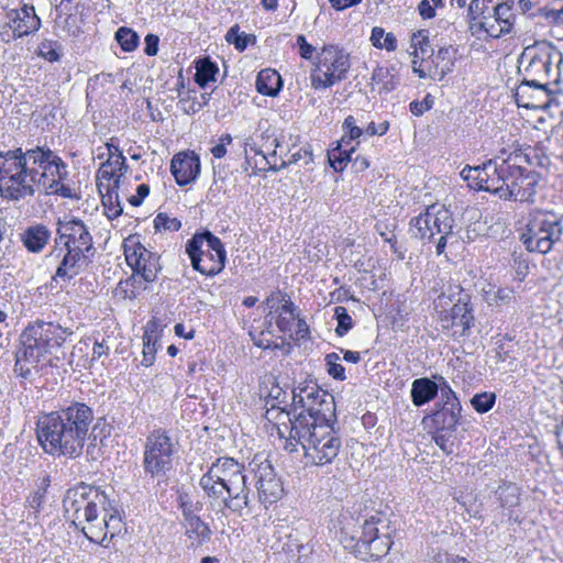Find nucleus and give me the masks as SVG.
Here are the masks:
<instances>
[{"instance_id": "f257e3e1", "label": "nucleus", "mask_w": 563, "mask_h": 563, "mask_svg": "<svg viewBox=\"0 0 563 563\" xmlns=\"http://www.w3.org/2000/svg\"><path fill=\"white\" fill-rule=\"evenodd\" d=\"M67 177L66 163L47 145L0 151V196L5 200L34 197L51 181Z\"/></svg>"}, {"instance_id": "f03ea898", "label": "nucleus", "mask_w": 563, "mask_h": 563, "mask_svg": "<svg viewBox=\"0 0 563 563\" xmlns=\"http://www.w3.org/2000/svg\"><path fill=\"white\" fill-rule=\"evenodd\" d=\"M92 421V409L79 401L44 413L36 421L38 443L49 455L76 459L82 453Z\"/></svg>"}, {"instance_id": "7ed1b4c3", "label": "nucleus", "mask_w": 563, "mask_h": 563, "mask_svg": "<svg viewBox=\"0 0 563 563\" xmlns=\"http://www.w3.org/2000/svg\"><path fill=\"white\" fill-rule=\"evenodd\" d=\"M358 515L343 516V526L339 540L345 550H349L361 560L379 559L385 556L393 544L389 517L380 510L358 508Z\"/></svg>"}, {"instance_id": "20e7f679", "label": "nucleus", "mask_w": 563, "mask_h": 563, "mask_svg": "<svg viewBox=\"0 0 563 563\" xmlns=\"http://www.w3.org/2000/svg\"><path fill=\"white\" fill-rule=\"evenodd\" d=\"M438 321L443 331H448L454 341L468 338L475 325L472 296L461 286L450 288V294L442 292L434 300Z\"/></svg>"}, {"instance_id": "39448f33", "label": "nucleus", "mask_w": 563, "mask_h": 563, "mask_svg": "<svg viewBox=\"0 0 563 563\" xmlns=\"http://www.w3.org/2000/svg\"><path fill=\"white\" fill-rule=\"evenodd\" d=\"M177 445V440L163 428L154 429L145 439L142 462L144 474L158 487L167 486L175 476Z\"/></svg>"}, {"instance_id": "423d86ee", "label": "nucleus", "mask_w": 563, "mask_h": 563, "mask_svg": "<svg viewBox=\"0 0 563 563\" xmlns=\"http://www.w3.org/2000/svg\"><path fill=\"white\" fill-rule=\"evenodd\" d=\"M523 63H527L522 70L523 77L549 86L558 85L562 79L563 53L552 42L541 41L525 47L519 57V64Z\"/></svg>"}, {"instance_id": "0eeeda50", "label": "nucleus", "mask_w": 563, "mask_h": 563, "mask_svg": "<svg viewBox=\"0 0 563 563\" xmlns=\"http://www.w3.org/2000/svg\"><path fill=\"white\" fill-rule=\"evenodd\" d=\"M290 439H295L302 446L307 459L320 466L332 463L342 445L333 428H308L305 419L303 422L301 419L296 426H291Z\"/></svg>"}, {"instance_id": "6e6552de", "label": "nucleus", "mask_w": 563, "mask_h": 563, "mask_svg": "<svg viewBox=\"0 0 563 563\" xmlns=\"http://www.w3.org/2000/svg\"><path fill=\"white\" fill-rule=\"evenodd\" d=\"M562 235L563 216L539 210L530 214L519 240L528 252L548 254L561 242Z\"/></svg>"}, {"instance_id": "1a4fd4ad", "label": "nucleus", "mask_w": 563, "mask_h": 563, "mask_svg": "<svg viewBox=\"0 0 563 563\" xmlns=\"http://www.w3.org/2000/svg\"><path fill=\"white\" fill-rule=\"evenodd\" d=\"M186 253L192 268L202 275L216 276L225 267L224 245L209 230L195 233L186 243Z\"/></svg>"}, {"instance_id": "9d476101", "label": "nucleus", "mask_w": 563, "mask_h": 563, "mask_svg": "<svg viewBox=\"0 0 563 563\" xmlns=\"http://www.w3.org/2000/svg\"><path fill=\"white\" fill-rule=\"evenodd\" d=\"M244 464L233 457L221 456L205 473L199 485L209 498L218 500L224 490L246 481Z\"/></svg>"}, {"instance_id": "9b49d317", "label": "nucleus", "mask_w": 563, "mask_h": 563, "mask_svg": "<svg viewBox=\"0 0 563 563\" xmlns=\"http://www.w3.org/2000/svg\"><path fill=\"white\" fill-rule=\"evenodd\" d=\"M503 150L498 155L488 159L489 189L500 199L506 200L508 190L514 188L515 180L518 179L519 168L522 163H530L529 156L521 152H511L504 156Z\"/></svg>"}, {"instance_id": "f8f14e48", "label": "nucleus", "mask_w": 563, "mask_h": 563, "mask_svg": "<svg viewBox=\"0 0 563 563\" xmlns=\"http://www.w3.org/2000/svg\"><path fill=\"white\" fill-rule=\"evenodd\" d=\"M454 219L445 208L428 207L424 213H420L410 221L412 236L431 241L435 234L452 233Z\"/></svg>"}, {"instance_id": "ddd939ff", "label": "nucleus", "mask_w": 563, "mask_h": 563, "mask_svg": "<svg viewBox=\"0 0 563 563\" xmlns=\"http://www.w3.org/2000/svg\"><path fill=\"white\" fill-rule=\"evenodd\" d=\"M56 234V245L60 243L65 249L95 255L96 249L92 235L88 225L82 220L78 218L58 219Z\"/></svg>"}, {"instance_id": "4468645a", "label": "nucleus", "mask_w": 563, "mask_h": 563, "mask_svg": "<svg viewBox=\"0 0 563 563\" xmlns=\"http://www.w3.org/2000/svg\"><path fill=\"white\" fill-rule=\"evenodd\" d=\"M104 505L110 506L107 495L99 488L85 484L68 489L63 500L65 515L85 510L88 518H91L96 510L104 508Z\"/></svg>"}, {"instance_id": "2eb2a0df", "label": "nucleus", "mask_w": 563, "mask_h": 563, "mask_svg": "<svg viewBox=\"0 0 563 563\" xmlns=\"http://www.w3.org/2000/svg\"><path fill=\"white\" fill-rule=\"evenodd\" d=\"M125 260L128 265L133 269V275L125 282L126 285L130 283L134 285L137 282V276L146 283H153L157 277V273L161 271L158 263L159 257L141 244L134 246L132 251L125 249Z\"/></svg>"}, {"instance_id": "dca6fc26", "label": "nucleus", "mask_w": 563, "mask_h": 563, "mask_svg": "<svg viewBox=\"0 0 563 563\" xmlns=\"http://www.w3.org/2000/svg\"><path fill=\"white\" fill-rule=\"evenodd\" d=\"M255 465L256 468L252 471L254 473L258 501L267 508V505L278 501L284 496V487L280 478L277 477L274 467L267 460Z\"/></svg>"}, {"instance_id": "f3484780", "label": "nucleus", "mask_w": 563, "mask_h": 563, "mask_svg": "<svg viewBox=\"0 0 563 563\" xmlns=\"http://www.w3.org/2000/svg\"><path fill=\"white\" fill-rule=\"evenodd\" d=\"M351 67L350 55L336 46H325L320 54L319 68L327 77V85H334L346 78Z\"/></svg>"}, {"instance_id": "a211bd4d", "label": "nucleus", "mask_w": 563, "mask_h": 563, "mask_svg": "<svg viewBox=\"0 0 563 563\" xmlns=\"http://www.w3.org/2000/svg\"><path fill=\"white\" fill-rule=\"evenodd\" d=\"M51 256L62 257L52 280L58 282V279H62L64 282H69L80 273L84 265H88L91 262V257L93 255L71 249H65L64 246L58 247L55 244L51 252Z\"/></svg>"}, {"instance_id": "6ab92c4d", "label": "nucleus", "mask_w": 563, "mask_h": 563, "mask_svg": "<svg viewBox=\"0 0 563 563\" xmlns=\"http://www.w3.org/2000/svg\"><path fill=\"white\" fill-rule=\"evenodd\" d=\"M551 93L549 85L537 82L533 79L523 77L514 93L518 107L526 109L542 108Z\"/></svg>"}, {"instance_id": "aec40b11", "label": "nucleus", "mask_w": 563, "mask_h": 563, "mask_svg": "<svg viewBox=\"0 0 563 563\" xmlns=\"http://www.w3.org/2000/svg\"><path fill=\"white\" fill-rule=\"evenodd\" d=\"M170 173L178 186L184 187L197 179L200 174V158L192 151L180 152L172 158Z\"/></svg>"}, {"instance_id": "412c9836", "label": "nucleus", "mask_w": 563, "mask_h": 563, "mask_svg": "<svg viewBox=\"0 0 563 563\" xmlns=\"http://www.w3.org/2000/svg\"><path fill=\"white\" fill-rule=\"evenodd\" d=\"M9 26L13 31L14 38L27 36L37 32L41 27V19L33 4H23L21 9H11L7 12Z\"/></svg>"}, {"instance_id": "4be33fe9", "label": "nucleus", "mask_w": 563, "mask_h": 563, "mask_svg": "<svg viewBox=\"0 0 563 563\" xmlns=\"http://www.w3.org/2000/svg\"><path fill=\"white\" fill-rule=\"evenodd\" d=\"M100 509L103 512L102 518H98L97 523L88 527L89 532H85L90 541L98 543H102L108 537L112 539L122 528V519L117 509H108L107 505Z\"/></svg>"}, {"instance_id": "5701e85b", "label": "nucleus", "mask_w": 563, "mask_h": 563, "mask_svg": "<svg viewBox=\"0 0 563 563\" xmlns=\"http://www.w3.org/2000/svg\"><path fill=\"white\" fill-rule=\"evenodd\" d=\"M540 178L541 176L539 173L536 170H528L521 165L519 168L518 179L515 180L514 188L508 190L506 200L533 202Z\"/></svg>"}, {"instance_id": "b1692460", "label": "nucleus", "mask_w": 563, "mask_h": 563, "mask_svg": "<svg viewBox=\"0 0 563 563\" xmlns=\"http://www.w3.org/2000/svg\"><path fill=\"white\" fill-rule=\"evenodd\" d=\"M301 419L307 420L308 428H316L317 426L333 428V424L336 423L334 397L329 394L325 398L321 399L320 405L314 408L312 416H295V419L291 420V426H296Z\"/></svg>"}, {"instance_id": "393cba45", "label": "nucleus", "mask_w": 563, "mask_h": 563, "mask_svg": "<svg viewBox=\"0 0 563 563\" xmlns=\"http://www.w3.org/2000/svg\"><path fill=\"white\" fill-rule=\"evenodd\" d=\"M224 493H227V496L223 494L222 497L219 498L224 508L240 517L243 516L244 509L251 512L253 505L250 497L251 490L247 487L246 481L233 485L225 489Z\"/></svg>"}, {"instance_id": "a878e982", "label": "nucleus", "mask_w": 563, "mask_h": 563, "mask_svg": "<svg viewBox=\"0 0 563 563\" xmlns=\"http://www.w3.org/2000/svg\"><path fill=\"white\" fill-rule=\"evenodd\" d=\"M462 405L442 404L430 416L432 423L438 431L452 433L456 430L462 418Z\"/></svg>"}, {"instance_id": "bb28decb", "label": "nucleus", "mask_w": 563, "mask_h": 563, "mask_svg": "<svg viewBox=\"0 0 563 563\" xmlns=\"http://www.w3.org/2000/svg\"><path fill=\"white\" fill-rule=\"evenodd\" d=\"M186 537L191 541L192 548H198L211 540L212 531L207 522L198 515L189 516L183 520Z\"/></svg>"}, {"instance_id": "cd10ccee", "label": "nucleus", "mask_w": 563, "mask_h": 563, "mask_svg": "<svg viewBox=\"0 0 563 563\" xmlns=\"http://www.w3.org/2000/svg\"><path fill=\"white\" fill-rule=\"evenodd\" d=\"M438 396V384L429 377L416 378L411 383L410 397L416 407H422Z\"/></svg>"}, {"instance_id": "c85d7f7f", "label": "nucleus", "mask_w": 563, "mask_h": 563, "mask_svg": "<svg viewBox=\"0 0 563 563\" xmlns=\"http://www.w3.org/2000/svg\"><path fill=\"white\" fill-rule=\"evenodd\" d=\"M34 327H38L37 334L44 336L46 346L56 349L63 345L68 336L74 332L70 328H63L54 322L36 321Z\"/></svg>"}, {"instance_id": "c756f323", "label": "nucleus", "mask_w": 563, "mask_h": 563, "mask_svg": "<svg viewBox=\"0 0 563 563\" xmlns=\"http://www.w3.org/2000/svg\"><path fill=\"white\" fill-rule=\"evenodd\" d=\"M284 81L280 75L272 68L262 69L256 77L257 92L264 96L276 97L282 90Z\"/></svg>"}, {"instance_id": "7c9ffc66", "label": "nucleus", "mask_w": 563, "mask_h": 563, "mask_svg": "<svg viewBox=\"0 0 563 563\" xmlns=\"http://www.w3.org/2000/svg\"><path fill=\"white\" fill-rule=\"evenodd\" d=\"M49 239L51 231L43 224L27 228L22 235L24 246L32 253H40L47 245Z\"/></svg>"}, {"instance_id": "2f4dec72", "label": "nucleus", "mask_w": 563, "mask_h": 563, "mask_svg": "<svg viewBox=\"0 0 563 563\" xmlns=\"http://www.w3.org/2000/svg\"><path fill=\"white\" fill-rule=\"evenodd\" d=\"M355 145L346 146L345 143L339 141L336 146L328 151V158L330 165L335 172H342L349 162L353 161V153L355 152Z\"/></svg>"}, {"instance_id": "473e14b6", "label": "nucleus", "mask_w": 563, "mask_h": 563, "mask_svg": "<svg viewBox=\"0 0 563 563\" xmlns=\"http://www.w3.org/2000/svg\"><path fill=\"white\" fill-rule=\"evenodd\" d=\"M396 67L378 66L373 70L372 81L376 85H380L378 90L379 95H387L396 89L398 80L396 79Z\"/></svg>"}, {"instance_id": "72a5a7b5", "label": "nucleus", "mask_w": 563, "mask_h": 563, "mask_svg": "<svg viewBox=\"0 0 563 563\" xmlns=\"http://www.w3.org/2000/svg\"><path fill=\"white\" fill-rule=\"evenodd\" d=\"M218 73L219 67L217 63L212 62L210 57H205L196 63L194 80L200 88H206L209 82L217 80Z\"/></svg>"}, {"instance_id": "f704fd0d", "label": "nucleus", "mask_w": 563, "mask_h": 563, "mask_svg": "<svg viewBox=\"0 0 563 563\" xmlns=\"http://www.w3.org/2000/svg\"><path fill=\"white\" fill-rule=\"evenodd\" d=\"M457 53V48L448 45L440 47L435 56V68H440V77L439 79L442 80L448 74L452 73L455 67V55Z\"/></svg>"}, {"instance_id": "c9c22d12", "label": "nucleus", "mask_w": 563, "mask_h": 563, "mask_svg": "<svg viewBox=\"0 0 563 563\" xmlns=\"http://www.w3.org/2000/svg\"><path fill=\"white\" fill-rule=\"evenodd\" d=\"M514 0L505 1L496 4L493 8V12L488 13V16L493 18L494 21L505 27V31L511 32L514 23H515V13H514Z\"/></svg>"}, {"instance_id": "e433bc0d", "label": "nucleus", "mask_w": 563, "mask_h": 563, "mask_svg": "<svg viewBox=\"0 0 563 563\" xmlns=\"http://www.w3.org/2000/svg\"><path fill=\"white\" fill-rule=\"evenodd\" d=\"M103 184H98L99 191L101 194L102 205L106 209V214L109 219H115L123 212V208L120 203L119 192L117 190L107 188L106 194L102 192Z\"/></svg>"}, {"instance_id": "4c0bfd02", "label": "nucleus", "mask_w": 563, "mask_h": 563, "mask_svg": "<svg viewBox=\"0 0 563 563\" xmlns=\"http://www.w3.org/2000/svg\"><path fill=\"white\" fill-rule=\"evenodd\" d=\"M496 494L503 508L511 509L517 507L520 503V490L514 483L499 485Z\"/></svg>"}, {"instance_id": "58836bf2", "label": "nucleus", "mask_w": 563, "mask_h": 563, "mask_svg": "<svg viewBox=\"0 0 563 563\" xmlns=\"http://www.w3.org/2000/svg\"><path fill=\"white\" fill-rule=\"evenodd\" d=\"M467 185L470 188L475 190L488 191L489 189V172H488V159L482 165L473 166L470 174Z\"/></svg>"}, {"instance_id": "ea45409f", "label": "nucleus", "mask_w": 563, "mask_h": 563, "mask_svg": "<svg viewBox=\"0 0 563 563\" xmlns=\"http://www.w3.org/2000/svg\"><path fill=\"white\" fill-rule=\"evenodd\" d=\"M371 42L376 48H385L394 52L397 48V38L393 33H386L383 27L375 26L372 30Z\"/></svg>"}, {"instance_id": "a19ab883", "label": "nucleus", "mask_w": 563, "mask_h": 563, "mask_svg": "<svg viewBox=\"0 0 563 563\" xmlns=\"http://www.w3.org/2000/svg\"><path fill=\"white\" fill-rule=\"evenodd\" d=\"M114 37L124 52L135 51L140 43V36L137 33L126 26L119 27Z\"/></svg>"}, {"instance_id": "79ce46f5", "label": "nucleus", "mask_w": 563, "mask_h": 563, "mask_svg": "<svg viewBox=\"0 0 563 563\" xmlns=\"http://www.w3.org/2000/svg\"><path fill=\"white\" fill-rule=\"evenodd\" d=\"M427 33L428 32L426 30H419L412 34L411 45L415 47V57L418 56V51L420 52L422 59L434 55V49L430 45Z\"/></svg>"}, {"instance_id": "37998d69", "label": "nucleus", "mask_w": 563, "mask_h": 563, "mask_svg": "<svg viewBox=\"0 0 563 563\" xmlns=\"http://www.w3.org/2000/svg\"><path fill=\"white\" fill-rule=\"evenodd\" d=\"M514 291L510 288H497L490 287L488 290H484V300L489 306H503L510 302L512 299Z\"/></svg>"}, {"instance_id": "c03bdc74", "label": "nucleus", "mask_w": 563, "mask_h": 563, "mask_svg": "<svg viewBox=\"0 0 563 563\" xmlns=\"http://www.w3.org/2000/svg\"><path fill=\"white\" fill-rule=\"evenodd\" d=\"M356 119L353 115H347L342 124V130L344 131L343 136L341 137V142L345 143L346 146L352 145L353 141L358 140L363 134H365V130L357 126Z\"/></svg>"}, {"instance_id": "a18cd8bd", "label": "nucleus", "mask_w": 563, "mask_h": 563, "mask_svg": "<svg viewBox=\"0 0 563 563\" xmlns=\"http://www.w3.org/2000/svg\"><path fill=\"white\" fill-rule=\"evenodd\" d=\"M37 55L51 63L58 62L62 57V45L57 41L44 40L38 44Z\"/></svg>"}, {"instance_id": "49530a36", "label": "nucleus", "mask_w": 563, "mask_h": 563, "mask_svg": "<svg viewBox=\"0 0 563 563\" xmlns=\"http://www.w3.org/2000/svg\"><path fill=\"white\" fill-rule=\"evenodd\" d=\"M225 40L228 43L233 44L238 51L243 52L251 41H255V36L244 32L240 33V27L235 24L228 30Z\"/></svg>"}, {"instance_id": "de8ad7c7", "label": "nucleus", "mask_w": 563, "mask_h": 563, "mask_svg": "<svg viewBox=\"0 0 563 563\" xmlns=\"http://www.w3.org/2000/svg\"><path fill=\"white\" fill-rule=\"evenodd\" d=\"M496 394L495 393H477L471 398V405L474 408V410L478 413H486L496 404Z\"/></svg>"}, {"instance_id": "09e8293b", "label": "nucleus", "mask_w": 563, "mask_h": 563, "mask_svg": "<svg viewBox=\"0 0 563 563\" xmlns=\"http://www.w3.org/2000/svg\"><path fill=\"white\" fill-rule=\"evenodd\" d=\"M492 0H472L467 9V20L470 25H474V21L479 19L489 20L488 3Z\"/></svg>"}, {"instance_id": "8fccbe9b", "label": "nucleus", "mask_w": 563, "mask_h": 563, "mask_svg": "<svg viewBox=\"0 0 563 563\" xmlns=\"http://www.w3.org/2000/svg\"><path fill=\"white\" fill-rule=\"evenodd\" d=\"M100 511L101 509L96 510L95 515H92L91 518L85 516V510H78L77 514H67L66 517L71 521V525H74L78 529H81V531L85 533L89 532L88 527H91L93 526V523H97Z\"/></svg>"}, {"instance_id": "3c124183", "label": "nucleus", "mask_w": 563, "mask_h": 563, "mask_svg": "<svg viewBox=\"0 0 563 563\" xmlns=\"http://www.w3.org/2000/svg\"><path fill=\"white\" fill-rule=\"evenodd\" d=\"M530 16H543L549 24L563 25V5L560 9L550 8L548 5L540 7L537 8Z\"/></svg>"}, {"instance_id": "603ef678", "label": "nucleus", "mask_w": 563, "mask_h": 563, "mask_svg": "<svg viewBox=\"0 0 563 563\" xmlns=\"http://www.w3.org/2000/svg\"><path fill=\"white\" fill-rule=\"evenodd\" d=\"M341 357L338 353L332 352L325 355L324 361L327 365L328 374L336 379V380H345V368L343 365H341L340 362Z\"/></svg>"}, {"instance_id": "864d4df0", "label": "nucleus", "mask_w": 563, "mask_h": 563, "mask_svg": "<svg viewBox=\"0 0 563 563\" xmlns=\"http://www.w3.org/2000/svg\"><path fill=\"white\" fill-rule=\"evenodd\" d=\"M38 327H34L33 324L27 327L24 332L21 335V339L25 340L30 344L38 349V351L45 355L46 353H49L52 351V347L46 346V342L42 339L44 336L37 334Z\"/></svg>"}, {"instance_id": "5fc2aeb1", "label": "nucleus", "mask_w": 563, "mask_h": 563, "mask_svg": "<svg viewBox=\"0 0 563 563\" xmlns=\"http://www.w3.org/2000/svg\"><path fill=\"white\" fill-rule=\"evenodd\" d=\"M334 318L338 321L335 333L339 336H344L353 327V320L347 312V309L343 306H336L334 308Z\"/></svg>"}, {"instance_id": "6e6d98bb", "label": "nucleus", "mask_w": 563, "mask_h": 563, "mask_svg": "<svg viewBox=\"0 0 563 563\" xmlns=\"http://www.w3.org/2000/svg\"><path fill=\"white\" fill-rule=\"evenodd\" d=\"M22 346L16 351L15 358L36 365L44 356L38 349L21 339Z\"/></svg>"}, {"instance_id": "4d7b16f0", "label": "nucleus", "mask_w": 563, "mask_h": 563, "mask_svg": "<svg viewBox=\"0 0 563 563\" xmlns=\"http://www.w3.org/2000/svg\"><path fill=\"white\" fill-rule=\"evenodd\" d=\"M434 380L438 384V394H441L442 404H456L461 405L455 391L452 389L448 380L441 375H434Z\"/></svg>"}, {"instance_id": "13d9d810", "label": "nucleus", "mask_w": 563, "mask_h": 563, "mask_svg": "<svg viewBox=\"0 0 563 563\" xmlns=\"http://www.w3.org/2000/svg\"><path fill=\"white\" fill-rule=\"evenodd\" d=\"M65 179H55L51 181L47 186V189H43L40 194L43 195H58L64 198H76V195L73 192V189L69 186L63 184Z\"/></svg>"}, {"instance_id": "bf43d9fd", "label": "nucleus", "mask_w": 563, "mask_h": 563, "mask_svg": "<svg viewBox=\"0 0 563 563\" xmlns=\"http://www.w3.org/2000/svg\"><path fill=\"white\" fill-rule=\"evenodd\" d=\"M156 230L178 231L181 228V221L177 218H170L168 214L159 212L154 219Z\"/></svg>"}, {"instance_id": "052dcab7", "label": "nucleus", "mask_w": 563, "mask_h": 563, "mask_svg": "<svg viewBox=\"0 0 563 563\" xmlns=\"http://www.w3.org/2000/svg\"><path fill=\"white\" fill-rule=\"evenodd\" d=\"M329 393L322 390L318 385L312 387V394L308 397H305L307 402V413L305 411H300L297 416H312L314 408L320 405V400L325 398Z\"/></svg>"}, {"instance_id": "680f3d73", "label": "nucleus", "mask_w": 563, "mask_h": 563, "mask_svg": "<svg viewBox=\"0 0 563 563\" xmlns=\"http://www.w3.org/2000/svg\"><path fill=\"white\" fill-rule=\"evenodd\" d=\"M178 506L181 510L183 520L189 518V516H195L200 510L199 503L194 504L187 494H180L177 498Z\"/></svg>"}, {"instance_id": "e2e57ef3", "label": "nucleus", "mask_w": 563, "mask_h": 563, "mask_svg": "<svg viewBox=\"0 0 563 563\" xmlns=\"http://www.w3.org/2000/svg\"><path fill=\"white\" fill-rule=\"evenodd\" d=\"M157 349L155 347V343L152 342V339L147 336H143V352H142V361L141 364L145 367H150L154 364L155 354Z\"/></svg>"}, {"instance_id": "0e129e2a", "label": "nucleus", "mask_w": 563, "mask_h": 563, "mask_svg": "<svg viewBox=\"0 0 563 563\" xmlns=\"http://www.w3.org/2000/svg\"><path fill=\"white\" fill-rule=\"evenodd\" d=\"M48 484H45L44 487L38 488L36 492H34L29 498H27V507L33 510L34 514H37L41 511L42 506L45 500V494H46V486Z\"/></svg>"}, {"instance_id": "69168bd1", "label": "nucleus", "mask_w": 563, "mask_h": 563, "mask_svg": "<svg viewBox=\"0 0 563 563\" xmlns=\"http://www.w3.org/2000/svg\"><path fill=\"white\" fill-rule=\"evenodd\" d=\"M265 417L269 421H272V420L279 421L282 418L285 417V418H287V420L289 421L290 424H291V420H292L290 411H286L284 408L275 405L274 402H272L271 407L267 408Z\"/></svg>"}, {"instance_id": "338daca9", "label": "nucleus", "mask_w": 563, "mask_h": 563, "mask_svg": "<svg viewBox=\"0 0 563 563\" xmlns=\"http://www.w3.org/2000/svg\"><path fill=\"white\" fill-rule=\"evenodd\" d=\"M444 431H435L433 435L434 443L441 449L443 453L450 455L453 452V442L450 441V437H448Z\"/></svg>"}, {"instance_id": "774afa93", "label": "nucleus", "mask_w": 563, "mask_h": 563, "mask_svg": "<svg viewBox=\"0 0 563 563\" xmlns=\"http://www.w3.org/2000/svg\"><path fill=\"white\" fill-rule=\"evenodd\" d=\"M297 45L299 47V54L303 59L310 60L312 59L313 53L316 48L309 44L305 37V35H297Z\"/></svg>"}]
</instances>
